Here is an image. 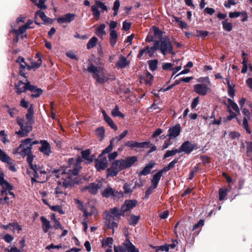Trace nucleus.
Wrapping results in <instances>:
<instances>
[{
    "label": "nucleus",
    "mask_w": 252,
    "mask_h": 252,
    "mask_svg": "<svg viewBox=\"0 0 252 252\" xmlns=\"http://www.w3.org/2000/svg\"><path fill=\"white\" fill-rule=\"evenodd\" d=\"M74 159L69 158L68 163L69 167L62 168L56 171V176L59 179L58 181V186L56 188L55 193L56 197H58L62 201L64 197L67 195L65 189L76 184L81 183V179L78 177V174L80 168L79 162L73 164Z\"/></svg>",
    "instance_id": "obj_1"
},
{
    "label": "nucleus",
    "mask_w": 252,
    "mask_h": 252,
    "mask_svg": "<svg viewBox=\"0 0 252 252\" xmlns=\"http://www.w3.org/2000/svg\"><path fill=\"white\" fill-rule=\"evenodd\" d=\"M34 110L32 104L31 105L28 110L26 114V120L24 118L18 117L17 123L19 126L20 129L16 131L15 133L20 137H24L28 136V134L32 130V125L34 122L33 119Z\"/></svg>",
    "instance_id": "obj_2"
},
{
    "label": "nucleus",
    "mask_w": 252,
    "mask_h": 252,
    "mask_svg": "<svg viewBox=\"0 0 252 252\" xmlns=\"http://www.w3.org/2000/svg\"><path fill=\"white\" fill-rule=\"evenodd\" d=\"M137 161L136 156L128 157L125 159L116 160L112 163L111 167L107 169V176H116L120 171L129 168Z\"/></svg>",
    "instance_id": "obj_3"
},
{
    "label": "nucleus",
    "mask_w": 252,
    "mask_h": 252,
    "mask_svg": "<svg viewBox=\"0 0 252 252\" xmlns=\"http://www.w3.org/2000/svg\"><path fill=\"white\" fill-rule=\"evenodd\" d=\"M86 70L92 73L93 78L98 83L105 82L108 80V75L104 72L103 68L100 66H96L91 63Z\"/></svg>",
    "instance_id": "obj_4"
},
{
    "label": "nucleus",
    "mask_w": 252,
    "mask_h": 252,
    "mask_svg": "<svg viewBox=\"0 0 252 252\" xmlns=\"http://www.w3.org/2000/svg\"><path fill=\"white\" fill-rule=\"evenodd\" d=\"M154 45L156 50H159L163 55L168 53L171 54L173 55H175V53L173 52V46L168 37H163L159 40L155 41Z\"/></svg>",
    "instance_id": "obj_5"
},
{
    "label": "nucleus",
    "mask_w": 252,
    "mask_h": 252,
    "mask_svg": "<svg viewBox=\"0 0 252 252\" xmlns=\"http://www.w3.org/2000/svg\"><path fill=\"white\" fill-rule=\"evenodd\" d=\"M99 8L101 9L102 12L106 11L108 10V7L104 3L100 0H96L94 4L92 6L91 9L93 15L96 20L99 19L100 15V13L98 10Z\"/></svg>",
    "instance_id": "obj_6"
},
{
    "label": "nucleus",
    "mask_w": 252,
    "mask_h": 252,
    "mask_svg": "<svg viewBox=\"0 0 252 252\" xmlns=\"http://www.w3.org/2000/svg\"><path fill=\"white\" fill-rule=\"evenodd\" d=\"M114 251L115 252H139L138 249L129 241L119 247L114 246Z\"/></svg>",
    "instance_id": "obj_7"
},
{
    "label": "nucleus",
    "mask_w": 252,
    "mask_h": 252,
    "mask_svg": "<svg viewBox=\"0 0 252 252\" xmlns=\"http://www.w3.org/2000/svg\"><path fill=\"white\" fill-rule=\"evenodd\" d=\"M156 50L155 45L151 47L147 46L140 50L137 57L140 59H149L153 56Z\"/></svg>",
    "instance_id": "obj_8"
},
{
    "label": "nucleus",
    "mask_w": 252,
    "mask_h": 252,
    "mask_svg": "<svg viewBox=\"0 0 252 252\" xmlns=\"http://www.w3.org/2000/svg\"><path fill=\"white\" fill-rule=\"evenodd\" d=\"M197 149V144H192L189 141H186L182 143L180 146L179 153H184L185 154H190L194 150Z\"/></svg>",
    "instance_id": "obj_9"
},
{
    "label": "nucleus",
    "mask_w": 252,
    "mask_h": 252,
    "mask_svg": "<svg viewBox=\"0 0 252 252\" xmlns=\"http://www.w3.org/2000/svg\"><path fill=\"white\" fill-rule=\"evenodd\" d=\"M31 169L33 171L34 174L33 175V177H32L31 180L32 183H33V182H39L41 183L45 181V180H37L39 178V174H46V172L43 170L40 167L38 166L37 165L33 164H31L30 165Z\"/></svg>",
    "instance_id": "obj_10"
},
{
    "label": "nucleus",
    "mask_w": 252,
    "mask_h": 252,
    "mask_svg": "<svg viewBox=\"0 0 252 252\" xmlns=\"http://www.w3.org/2000/svg\"><path fill=\"white\" fill-rule=\"evenodd\" d=\"M109 212H106L104 216L105 224L110 229H112L113 232L115 228L118 227V220H115Z\"/></svg>",
    "instance_id": "obj_11"
},
{
    "label": "nucleus",
    "mask_w": 252,
    "mask_h": 252,
    "mask_svg": "<svg viewBox=\"0 0 252 252\" xmlns=\"http://www.w3.org/2000/svg\"><path fill=\"white\" fill-rule=\"evenodd\" d=\"M211 85L197 84L193 86L194 91L201 95H205L210 91Z\"/></svg>",
    "instance_id": "obj_12"
},
{
    "label": "nucleus",
    "mask_w": 252,
    "mask_h": 252,
    "mask_svg": "<svg viewBox=\"0 0 252 252\" xmlns=\"http://www.w3.org/2000/svg\"><path fill=\"white\" fill-rule=\"evenodd\" d=\"M101 194L103 196L106 198L110 197H119L123 195V193L116 191L112 188L108 187L101 191Z\"/></svg>",
    "instance_id": "obj_13"
},
{
    "label": "nucleus",
    "mask_w": 252,
    "mask_h": 252,
    "mask_svg": "<svg viewBox=\"0 0 252 252\" xmlns=\"http://www.w3.org/2000/svg\"><path fill=\"white\" fill-rule=\"evenodd\" d=\"M95 162V167L97 171L104 170L108 165L106 157L102 155H100Z\"/></svg>",
    "instance_id": "obj_14"
},
{
    "label": "nucleus",
    "mask_w": 252,
    "mask_h": 252,
    "mask_svg": "<svg viewBox=\"0 0 252 252\" xmlns=\"http://www.w3.org/2000/svg\"><path fill=\"white\" fill-rule=\"evenodd\" d=\"M30 85V82L27 79H25V81H19L15 85L16 89V93L20 94L25 92L27 90H29Z\"/></svg>",
    "instance_id": "obj_15"
},
{
    "label": "nucleus",
    "mask_w": 252,
    "mask_h": 252,
    "mask_svg": "<svg viewBox=\"0 0 252 252\" xmlns=\"http://www.w3.org/2000/svg\"><path fill=\"white\" fill-rule=\"evenodd\" d=\"M82 210L84 213V217L86 218L88 216L95 215L96 214V208L90 203L86 204L85 207H82Z\"/></svg>",
    "instance_id": "obj_16"
},
{
    "label": "nucleus",
    "mask_w": 252,
    "mask_h": 252,
    "mask_svg": "<svg viewBox=\"0 0 252 252\" xmlns=\"http://www.w3.org/2000/svg\"><path fill=\"white\" fill-rule=\"evenodd\" d=\"M76 15L73 13H67L57 19V21L59 24L66 23H70L74 20Z\"/></svg>",
    "instance_id": "obj_17"
},
{
    "label": "nucleus",
    "mask_w": 252,
    "mask_h": 252,
    "mask_svg": "<svg viewBox=\"0 0 252 252\" xmlns=\"http://www.w3.org/2000/svg\"><path fill=\"white\" fill-rule=\"evenodd\" d=\"M181 131V126L180 124H176L168 129V136L170 139L176 138Z\"/></svg>",
    "instance_id": "obj_18"
},
{
    "label": "nucleus",
    "mask_w": 252,
    "mask_h": 252,
    "mask_svg": "<svg viewBox=\"0 0 252 252\" xmlns=\"http://www.w3.org/2000/svg\"><path fill=\"white\" fill-rule=\"evenodd\" d=\"M136 201L131 200H126L121 208V211L123 213V216H125L126 212L132 209L136 205Z\"/></svg>",
    "instance_id": "obj_19"
},
{
    "label": "nucleus",
    "mask_w": 252,
    "mask_h": 252,
    "mask_svg": "<svg viewBox=\"0 0 252 252\" xmlns=\"http://www.w3.org/2000/svg\"><path fill=\"white\" fill-rule=\"evenodd\" d=\"M40 143L41 144L39 148L40 151L44 155L49 156L52 152L49 143L46 140H41Z\"/></svg>",
    "instance_id": "obj_20"
},
{
    "label": "nucleus",
    "mask_w": 252,
    "mask_h": 252,
    "mask_svg": "<svg viewBox=\"0 0 252 252\" xmlns=\"http://www.w3.org/2000/svg\"><path fill=\"white\" fill-rule=\"evenodd\" d=\"M32 148L31 145H29V147L24 146L22 148L19 149V147L15 150V152L19 153L21 156L25 157L27 155H31V151Z\"/></svg>",
    "instance_id": "obj_21"
},
{
    "label": "nucleus",
    "mask_w": 252,
    "mask_h": 252,
    "mask_svg": "<svg viewBox=\"0 0 252 252\" xmlns=\"http://www.w3.org/2000/svg\"><path fill=\"white\" fill-rule=\"evenodd\" d=\"M129 62L126 58L123 56L121 55L116 63V66L118 68H124L128 65Z\"/></svg>",
    "instance_id": "obj_22"
},
{
    "label": "nucleus",
    "mask_w": 252,
    "mask_h": 252,
    "mask_svg": "<svg viewBox=\"0 0 252 252\" xmlns=\"http://www.w3.org/2000/svg\"><path fill=\"white\" fill-rule=\"evenodd\" d=\"M102 113L103 116V118L105 121L108 124V125L114 130H117L118 129L117 126L113 122V120L111 118L107 115L106 112L104 110L102 111Z\"/></svg>",
    "instance_id": "obj_23"
},
{
    "label": "nucleus",
    "mask_w": 252,
    "mask_h": 252,
    "mask_svg": "<svg viewBox=\"0 0 252 252\" xmlns=\"http://www.w3.org/2000/svg\"><path fill=\"white\" fill-rule=\"evenodd\" d=\"M154 165H155V163L153 162H150L149 163H148L144 167V168L142 169V170H141L139 173V176H142V175L145 176V175L149 174L150 173L151 169L153 168Z\"/></svg>",
    "instance_id": "obj_24"
},
{
    "label": "nucleus",
    "mask_w": 252,
    "mask_h": 252,
    "mask_svg": "<svg viewBox=\"0 0 252 252\" xmlns=\"http://www.w3.org/2000/svg\"><path fill=\"white\" fill-rule=\"evenodd\" d=\"M29 90L32 93V96L34 97H38L42 93V90L40 89L37 88L36 86L30 84L29 87Z\"/></svg>",
    "instance_id": "obj_25"
},
{
    "label": "nucleus",
    "mask_w": 252,
    "mask_h": 252,
    "mask_svg": "<svg viewBox=\"0 0 252 252\" xmlns=\"http://www.w3.org/2000/svg\"><path fill=\"white\" fill-rule=\"evenodd\" d=\"M162 176L161 172H158L153 175V179L152 180V188H157L158 184Z\"/></svg>",
    "instance_id": "obj_26"
},
{
    "label": "nucleus",
    "mask_w": 252,
    "mask_h": 252,
    "mask_svg": "<svg viewBox=\"0 0 252 252\" xmlns=\"http://www.w3.org/2000/svg\"><path fill=\"white\" fill-rule=\"evenodd\" d=\"M118 34L115 30H111V32H110V38L109 41L110 44L112 47H114L116 45L117 39H118Z\"/></svg>",
    "instance_id": "obj_27"
},
{
    "label": "nucleus",
    "mask_w": 252,
    "mask_h": 252,
    "mask_svg": "<svg viewBox=\"0 0 252 252\" xmlns=\"http://www.w3.org/2000/svg\"><path fill=\"white\" fill-rule=\"evenodd\" d=\"M40 220L42 223V230L44 233H47L51 227L50 222L43 216L40 217Z\"/></svg>",
    "instance_id": "obj_28"
},
{
    "label": "nucleus",
    "mask_w": 252,
    "mask_h": 252,
    "mask_svg": "<svg viewBox=\"0 0 252 252\" xmlns=\"http://www.w3.org/2000/svg\"><path fill=\"white\" fill-rule=\"evenodd\" d=\"M81 154L82 158L87 160L89 163L92 162L94 158V156H90L91 151L89 149L83 151Z\"/></svg>",
    "instance_id": "obj_29"
},
{
    "label": "nucleus",
    "mask_w": 252,
    "mask_h": 252,
    "mask_svg": "<svg viewBox=\"0 0 252 252\" xmlns=\"http://www.w3.org/2000/svg\"><path fill=\"white\" fill-rule=\"evenodd\" d=\"M36 56L38 58V59L36 62H32V65H30L28 66V69L31 70L32 69H37L41 65L42 63V60L41 59V57L40 56V54L37 53Z\"/></svg>",
    "instance_id": "obj_30"
},
{
    "label": "nucleus",
    "mask_w": 252,
    "mask_h": 252,
    "mask_svg": "<svg viewBox=\"0 0 252 252\" xmlns=\"http://www.w3.org/2000/svg\"><path fill=\"white\" fill-rule=\"evenodd\" d=\"M111 216L115 219V220L119 221L121 216H123V213L121 211H119L118 208L114 207L111 209V213H110Z\"/></svg>",
    "instance_id": "obj_31"
},
{
    "label": "nucleus",
    "mask_w": 252,
    "mask_h": 252,
    "mask_svg": "<svg viewBox=\"0 0 252 252\" xmlns=\"http://www.w3.org/2000/svg\"><path fill=\"white\" fill-rule=\"evenodd\" d=\"M99 185L95 183H92L86 188L92 194H95L97 192L98 189L99 188Z\"/></svg>",
    "instance_id": "obj_32"
},
{
    "label": "nucleus",
    "mask_w": 252,
    "mask_h": 252,
    "mask_svg": "<svg viewBox=\"0 0 252 252\" xmlns=\"http://www.w3.org/2000/svg\"><path fill=\"white\" fill-rule=\"evenodd\" d=\"M3 162H5L7 164L8 168L12 172H15L17 171V168L15 167V163L12 161L10 158L8 156V159L6 161H2Z\"/></svg>",
    "instance_id": "obj_33"
},
{
    "label": "nucleus",
    "mask_w": 252,
    "mask_h": 252,
    "mask_svg": "<svg viewBox=\"0 0 252 252\" xmlns=\"http://www.w3.org/2000/svg\"><path fill=\"white\" fill-rule=\"evenodd\" d=\"M97 38L95 36H93L92 37L88 42L87 44V48L88 49H91L94 47H95L96 45V43L97 42Z\"/></svg>",
    "instance_id": "obj_34"
},
{
    "label": "nucleus",
    "mask_w": 252,
    "mask_h": 252,
    "mask_svg": "<svg viewBox=\"0 0 252 252\" xmlns=\"http://www.w3.org/2000/svg\"><path fill=\"white\" fill-rule=\"evenodd\" d=\"M17 63H19L20 65V69H25L27 68L28 69V66H30L25 62L24 58L21 57H19L17 59Z\"/></svg>",
    "instance_id": "obj_35"
},
{
    "label": "nucleus",
    "mask_w": 252,
    "mask_h": 252,
    "mask_svg": "<svg viewBox=\"0 0 252 252\" xmlns=\"http://www.w3.org/2000/svg\"><path fill=\"white\" fill-rule=\"evenodd\" d=\"M105 27V25L104 24H102L98 27L96 29V33L98 36H102V35L106 34L104 30Z\"/></svg>",
    "instance_id": "obj_36"
},
{
    "label": "nucleus",
    "mask_w": 252,
    "mask_h": 252,
    "mask_svg": "<svg viewBox=\"0 0 252 252\" xmlns=\"http://www.w3.org/2000/svg\"><path fill=\"white\" fill-rule=\"evenodd\" d=\"M113 243V239L111 237L103 239L101 241V243L103 247H111Z\"/></svg>",
    "instance_id": "obj_37"
},
{
    "label": "nucleus",
    "mask_w": 252,
    "mask_h": 252,
    "mask_svg": "<svg viewBox=\"0 0 252 252\" xmlns=\"http://www.w3.org/2000/svg\"><path fill=\"white\" fill-rule=\"evenodd\" d=\"M37 16H39L45 22H47L48 21L49 18L46 16L44 12L41 11V10L37 11L35 12V18H36Z\"/></svg>",
    "instance_id": "obj_38"
},
{
    "label": "nucleus",
    "mask_w": 252,
    "mask_h": 252,
    "mask_svg": "<svg viewBox=\"0 0 252 252\" xmlns=\"http://www.w3.org/2000/svg\"><path fill=\"white\" fill-rule=\"evenodd\" d=\"M228 106L232 108V109L236 112H239L240 110L237 104L233 101L231 98L227 99Z\"/></svg>",
    "instance_id": "obj_39"
},
{
    "label": "nucleus",
    "mask_w": 252,
    "mask_h": 252,
    "mask_svg": "<svg viewBox=\"0 0 252 252\" xmlns=\"http://www.w3.org/2000/svg\"><path fill=\"white\" fill-rule=\"evenodd\" d=\"M111 114L114 117H120L122 118H124L125 115L122 114L119 111V107L118 105H116L114 109L112 110Z\"/></svg>",
    "instance_id": "obj_40"
},
{
    "label": "nucleus",
    "mask_w": 252,
    "mask_h": 252,
    "mask_svg": "<svg viewBox=\"0 0 252 252\" xmlns=\"http://www.w3.org/2000/svg\"><path fill=\"white\" fill-rule=\"evenodd\" d=\"M223 29L227 32H230L232 29V24L227 21V20H225L222 22Z\"/></svg>",
    "instance_id": "obj_41"
},
{
    "label": "nucleus",
    "mask_w": 252,
    "mask_h": 252,
    "mask_svg": "<svg viewBox=\"0 0 252 252\" xmlns=\"http://www.w3.org/2000/svg\"><path fill=\"white\" fill-rule=\"evenodd\" d=\"M143 80L147 85L150 86L152 83L153 80V76L151 73H146L145 76L144 77Z\"/></svg>",
    "instance_id": "obj_42"
},
{
    "label": "nucleus",
    "mask_w": 252,
    "mask_h": 252,
    "mask_svg": "<svg viewBox=\"0 0 252 252\" xmlns=\"http://www.w3.org/2000/svg\"><path fill=\"white\" fill-rule=\"evenodd\" d=\"M0 185L2 187V189H3V190L8 191L12 189V186L10 185L6 181L0 183Z\"/></svg>",
    "instance_id": "obj_43"
},
{
    "label": "nucleus",
    "mask_w": 252,
    "mask_h": 252,
    "mask_svg": "<svg viewBox=\"0 0 252 252\" xmlns=\"http://www.w3.org/2000/svg\"><path fill=\"white\" fill-rule=\"evenodd\" d=\"M27 28H26V26L23 25L21 26L18 30L13 29L12 30L11 32L15 33L17 35H19L23 33H24Z\"/></svg>",
    "instance_id": "obj_44"
},
{
    "label": "nucleus",
    "mask_w": 252,
    "mask_h": 252,
    "mask_svg": "<svg viewBox=\"0 0 252 252\" xmlns=\"http://www.w3.org/2000/svg\"><path fill=\"white\" fill-rule=\"evenodd\" d=\"M177 153H179V150L175 149L172 150H168L167 151L166 153L164 155V158H167L168 157L174 156Z\"/></svg>",
    "instance_id": "obj_45"
},
{
    "label": "nucleus",
    "mask_w": 252,
    "mask_h": 252,
    "mask_svg": "<svg viewBox=\"0 0 252 252\" xmlns=\"http://www.w3.org/2000/svg\"><path fill=\"white\" fill-rule=\"evenodd\" d=\"M29 145H31V147H32V139L31 138H27L22 141L21 144L19 146V149L22 148L24 146L29 147Z\"/></svg>",
    "instance_id": "obj_46"
},
{
    "label": "nucleus",
    "mask_w": 252,
    "mask_h": 252,
    "mask_svg": "<svg viewBox=\"0 0 252 252\" xmlns=\"http://www.w3.org/2000/svg\"><path fill=\"white\" fill-rule=\"evenodd\" d=\"M139 219H140L139 216L132 215L130 216V219L129 222V224L132 225H135L137 223L138 221H139Z\"/></svg>",
    "instance_id": "obj_47"
},
{
    "label": "nucleus",
    "mask_w": 252,
    "mask_h": 252,
    "mask_svg": "<svg viewBox=\"0 0 252 252\" xmlns=\"http://www.w3.org/2000/svg\"><path fill=\"white\" fill-rule=\"evenodd\" d=\"M154 33V36L157 38H158L160 40L161 38H162V32L160 31L158 28L156 27H154L153 28Z\"/></svg>",
    "instance_id": "obj_48"
},
{
    "label": "nucleus",
    "mask_w": 252,
    "mask_h": 252,
    "mask_svg": "<svg viewBox=\"0 0 252 252\" xmlns=\"http://www.w3.org/2000/svg\"><path fill=\"white\" fill-rule=\"evenodd\" d=\"M149 68L151 70L154 71L157 68L158 60H154L149 62Z\"/></svg>",
    "instance_id": "obj_49"
},
{
    "label": "nucleus",
    "mask_w": 252,
    "mask_h": 252,
    "mask_svg": "<svg viewBox=\"0 0 252 252\" xmlns=\"http://www.w3.org/2000/svg\"><path fill=\"white\" fill-rule=\"evenodd\" d=\"M242 125L249 134L251 133V130L249 127L248 122L246 117L244 118Z\"/></svg>",
    "instance_id": "obj_50"
},
{
    "label": "nucleus",
    "mask_w": 252,
    "mask_h": 252,
    "mask_svg": "<svg viewBox=\"0 0 252 252\" xmlns=\"http://www.w3.org/2000/svg\"><path fill=\"white\" fill-rule=\"evenodd\" d=\"M127 133H128L127 130H125L120 135L116 136L115 138H113L111 140H112L113 142H114L115 140L120 141L127 135Z\"/></svg>",
    "instance_id": "obj_51"
},
{
    "label": "nucleus",
    "mask_w": 252,
    "mask_h": 252,
    "mask_svg": "<svg viewBox=\"0 0 252 252\" xmlns=\"http://www.w3.org/2000/svg\"><path fill=\"white\" fill-rule=\"evenodd\" d=\"M9 225H11V227H12V231L14 232H17V233H19L20 231L22 229V227L21 225H19L17 223H9Z\"/></svg>",
    "instance_id": "obj_52"
},
{
    "label": "nucleus",
    "mask_w": 252,
    "mask_h": 252,
    "mask_svg": "<svg viewBox=\"0 0 252 252\" xmlns=\"http://www.w3.org/2000/svg\"><path fill=\"white\" fill-rule=\"evenodd\" d=\"M197 81L202 83V84L211 85L208 77H200Z\"/></svg>",
    "instance_id": "obj_53"
},
{
    "label": "nucleus",
    "mask_w": 252,
    "mask_h": 252,
    "mask_svg": "<svg viewBox=\"0 0 252 252\" xmlns=\"http://www.w3.org/2000/svg\"><path fill=\"white\" fill-rule=\"evenodd\" d=\"M51 209L54 211L58 212L61 214H64L62 208L60 205L50 206Z\"/></svg>",
    "instance_id": "obj_54"
},
{
    "label": "nucleus",
    "mask_w": 252,
    "mask_h": 252,
    "mask_svg": "<svg viewBox=\"0 0 252 252\" xmlns=\"http://www.w3.org/2000/svg\"><path fill=\"white\" fill-rule=\"evenodd\" d=\"M45 0H39L38 2H37L35 5L41 9H45L47 8V6L45 4Z\"/></svg>",
    "instance_id": "obj_55"
},
{
    "label": "nucleus",
    "mask_w": 252,
    "mask_h": 252,
    "mask_svg": "<svg viewBox=\"0 0 252 252\" xmlns=\"http://www.w3.org/2000/svg\"><path fill=\"white\" fill-rule=\"evenodd\" d=\"M112 142H113L112 141V140H111L110 145L108 146H107L104 150H103L102 151V153L100 155L103 156L104 154L109 153L112 150V149H113Z\"/></svg>",
    "instance_id": "obj_56"
},
{
    "label": "nucleus",
    "mask_w": 252,
    "mask_h": 252,
    "mask_svg": "<svg viewBox=\"0 0 252 252\" xmlns=\"http://www.w3.org/2000/svg\"><path fill=\"white\" fill-rule=\"evenodd\" d=\"M96 133L100 139H102L104 135V129L102 127H99L96 129Z\"/></svg>",
    "instance_id": "obj_57"
},
{
    "label": "nucleus",
    "mask_w": 252,
    "mask_h": 252,
    "mask_svg": "<svg viewBox=\"0 0 252 252\" xmlns=\"http://www.w3.org/2000/svg\"><path fill=\"white\" fill-rule=\"evenodd\" d=\"M226 195V190L223 189H220L219 190V199L223 200Z\"/></svg>",
    "instance_id": "obj_58"
},
{
    "label": "nucleus",
    "mask_w": 252,
    "mask_h": 252,
    "mask_svg": "<svg viewBox=\"0 0 252 252\" xmlns=\"http://www.w3.org/2000/svg\"><path fill=\"white\" fill-rule=\"evenodd\" d=\"M125 145L130 147L132 149L137 148V142L134 141H128L126 143Z\"/></svg>",
    "instance_id": "obj_59"
},
{
    "label": "nucleus",
    "mask_w": 252,
    "mask_h": 252,
    "mask_svg": "<svg viewBox=\"0 0 252 252\" xmlns=\"http://www.w3.org/2000/svg\"><path fill=\"white\" fill-rule=\"evenodd\" d=\"M8 159V156L6 153L0 149V160L1 161H6Z\"/></svg>",
    "instance_id": "obj_60"
},
{
    "label": "nucleus",
    "mask_w": 252,
    "mask_h": 252,
    "mask_svg": "<svg viewBox=\"0 0 252 252\" xmlns=\"http://www.w3.org/2000/svg\"><path fill=\"white\" fill-rule=\"evenodd\" d=\"M228 94L231 97L233 98L235 95V90L232 86L228 87Z\"/></svg>",
    "instance_id": "obj_61"
},
{
    "label": "nucleus",
    "mask_w": 252,
    "mask_h": 252,
    "mask_svg": "<svg viewBox=\"0 0 252 252\" xmlns=\"http://www.w3.org/2000/svg\"><path fill=\"white\" fill-rule=\"evenodd\" d=\"M66 56H67V57H68L72 59H75V60L78 59L77 55L72 51H69V52H67Z\"/></svg>",
    "instance_id": "obj_62"
},
{
    "label": "nucleus",
    "mask_w": 252,
    "mask_h": 252,
    "mask_svg": "<svg viewBox=\"0 0 252 252\" xmlns=\"http://www.w3.org/2000/svg\"><path fill=\"white\" fill-rule=\"evenodd\" d=\"M241 14H242V12H230L229 14V16L231 18H236V17H238L239 16H241Z\"/></svg>",
    "instance_id": "obj_63"
},
{
    "label": "nucleus",
    "mask_w": 252,
    "mask_h": 252,
    "mask_svg": "<svg viewBox=\"0 0 252 252\" xmlns=\"http://www.w3.org/2000/svg\"><path fill=\"white\" fill-rule=\"evenodd\" d=\"M118 156V153L117 152H114L112 153H110L108 155V159L110 161L114 160Z\"/></svg>",
    "instance_id": "obj_64"
}]
</instances>
